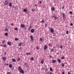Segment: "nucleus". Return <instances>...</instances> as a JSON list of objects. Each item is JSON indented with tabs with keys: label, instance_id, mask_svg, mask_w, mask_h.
Instances as JSON below:
<instances>
[{
	"label": "nucleus",
	"instance_id": "f257e3e1",
	"mask_svg": "<svg viewBox=\"0 0 74 74\" xmlns=\"http://www.w3.org/2000/svg\"><path fill=\"white\" fill-rule=\"evenodd\" d=\"M18 69L20 73H24V71L22 70V68L20 66H19L18 67Z\"/></svg>",
	"mask_w": 74,
	"mask_h": 74
},
{
	"label": "nucleus",
	"instance_id": "f03ea898",
	"mask_svg": "<svg viewBox=\"0 0 74 74\" xmlns=\"http://www.w3.org/2000/svg\"><path fill=\"white\" fill-rule=\"evenodd\" d=\"M8 3H9V2H8V1L6 0L5 2L4 5H8Z\"/></svg>",
	"mask_w": 74,
	"mask_h": 74
},
{
	"label": "nucleus",
	"instance_id": "7ed1b4c3",
	"mask_svg": "<svg viewBox=\"0 0 74 74\" xmlns=\"http://www.w3.org/2000/svg\"><path fill=\"white\" fill-rule=\"evenodd\" d=\"M32 29V26H30L28 29V31H30V30H31V29Z\"/></svg>",
	"mask_w": 74,
	"mask_h": 74
},
{
	"label": "nucleus",
	"instance_id": "20e7f679",
	"mask_svg": "<svg viewBox=\"0 0 74 74\" xmlns=\"http://www.w3.org/2000/svg\"><path fill=\"white\" fill-rule=\"evenodd\" d=\"M2 60H3L4 62H5V60L7 59L6 57H2Z\"/></svg>",
	"mask_w": 74,
	"mask_h": 74
},
{
	"label": "nucleus",
	"instance_id": "39448f33",
	"mask_svg": "<svg viewBox=\"0 0 74 74\" xmlns=\"http://www.w3.org/2000/svg\"><path fill=\"white\" fill-rule=\"evenodd\" d=\"M25 26L24 24H21L20 25V27H21V28H23V27H24Z\"/></svg>",
	"mask_w": 74,
	"mask_h": 74
},
{
	"label": "nucleus",
	"instance_id": "423d86ee",
	"mask_svg": "<svg viewBox=\"0 0 74 74\" xmlns=\"http://www.w3.org/2000/svg\"><path fill=\"white\" fill-rule=\"evenodd\" d=\"M51 11H54L55 10V8H54V7H52L51 9Z\"/></svg>",
	"mask_w": 74,
	"mask_h": 74
},
{
	"label": "nucleus",
	"instance_id": "0eeeda50",
	"mask_svg": "<svg viewBox=\"0 0 74 74\" xmlns=\"http://www.w3.org/2000/svg\"><path fill=\"white\" fill-rule=\"evenodd\" d=\"M35 31V29H32L31 30V32L32 33H34V31Z\"/></svg>",
	"mask_w": 74,
	"mask_h": 74
},
{
	"label": "nucleus",
	"instance_id": "6e6552de",
	"mask_svg": "<svg viewBox=\"0 0 74 74\" xmlns=\"http://www.w3.org/2000/svg\"><path fill=\"white\" fill-rule=\"evenodd\" d=\"M7 44L9 45H11L12 43L11 42H7Z\"/></svg>",
	"mask_w": 74,
	"mask_h": 74
},
{
	"label": "nucleus",
	"instance_id": "1a4fd4ad",
	"mask_svg": "<svg viewBox=\"0 0 74 74\" xmlns=\"http://www.w3.org/2000/svg\"><path fill=\"white\" fill-rule=\"evenodd\" d=\"M31 54V53H30L27 52L26 53V55H30Z\"/></svg>",
	"mask_w": 74,
	"mask_h": 74
},
{
	"label": "nucleus",
	"instance_id": "9d476101",
	"mask_svg": "<svg viewBox=\"0 0 74 74\" xmlns=\"http://www.w3.org/2000/svg\"><path fill=\"white\" fill-rule=\"evenodd\" d=\"M9 7H12V3H11V2H10L9 3Z\"/></svg>",
	"mask_w": 74,
	"mask_h": 74
},
{
	"label": "nucleus",
	"instance_id": "9b49d317",
	"mask_svg": "<svg viewBox=\"0 0 74 74\" xmlns=\"http://www.w3.org/2000/svg\"><path fill=\"white\" fill-rule=\"evenodd\" d=\"M50 32L51 33H53V28H51V29Z\"/></svg>",
	"mask_w": 74,
	"mask_h": 74
},
{
	"label": "nucleus",
	"instance_id": "f8f14e48",
	"mask_svg": "<svg viewBox=\"0 0 74 74\" xmlns=\"http://www.w3.org/2000/svg\"><path fill=\"white\" fill-rule=\"evenodd\" d=\"M52 63H55L56 62V60H53L52 61Z\"/></svg>",
	"mask_w": 74,
	"mask_h": 74
},
{
	"label": "nucleus",
	"instance_id": "ddd939ff",
	"mask_svg": "<svg viewBox=\"0 0 74 74\" xmlns=\"http://www.w3.org/2000/svg\"><path fill=\"white\" fill-rule=\"evenodd\" d=\"M23 11L25 12H27V9H24Z\"/></svg>",
	"mask_w": 74,
	"mask_h": 74
},
{
	"label": "nucleus",
	"instance_id": "4468645a",
	"mask_svg": "<svg viewBox=\"0 0 74 74\" xmlns=\"http://www.w3.org/2000/svg\"><path fill=\"white\" fill-rule=\"evenodd\" d=\"M47 49V46L45 45L44 47V49Z\"/></svg>",
	"mask_w": 74,
	"mask_h": 74
},
{
	"label": "nucleus",
	"instance_id": "2eb2a0df",
	"mask_svg": "<svg viewBox=\"0 0 74 74\" xmlns=\"http://www.w3.org/2000/svg\"><path fill=\"white\" fill-rule=\"evenodd\" d=\"M30 38L31 39V40H33V36H30Z\"/></svg>",
	"mask_w": 74,
	"mask_h": 74
},
{
	"label": "nucleus",
	"instance_id": "dca6fc26",
	"mask_svg": "<svg viewBox=\"0 0 74 74\" xmlns=\"http://www.w3.org/2000/svg\"><path fill=\"white\" fill-rule=\"evenodd\" d=\"M48 45H49V47H52V44H51V43H49L48 44Z\"/></svg>",
	"mask_w": 74,
	"mask_h": 74
},
{
	"label": "nucleus",
	"instance_id": "f3484780",
	"mask_svg": "<svg viewBox=\"0 0 74 74\" xmlns=\"http://www.w3.org/2000/svg\"><path fill=\"white\" fill-rule=\"evenodd\" d=\"M30 60L31 61H33V60H34V58L33 57H31L30 58Z\"/></svg>",
	"mask_w": 74,
	"mask_h": 74
},
{
	"label": "nucleus",
	"instance_id": "a211bd4d",
	"mask_svg": "<svg viewBox=\"0 0 74 74\" xmlns=\"http://www.w3.org/2000/svg\"><path fill=\"white\" fill-rule=\"evenodd\" d=\"M12 61L13 62H16V60H15V59L13 58L12 59Z\"/></svg>",
	"mask_w": 74,
	"mask_h": 74
},
{
	"label": "nucleus",
	"instance_id": "6ab92c4d",
	"mask_svg": "<svg viewBox=\"0 0 74 74\" xmlns=\"http://www.w3.org/2000/svg\"><path fill=\"white\" fill-rule=\"evenodd\" d=\"M4 31L5 32H8V29L7 28H5V29H4Z\"/></svg>",
	"mask_w": 74,
	"mask_h": 74
},
{
	"label": "nucleus",
	"instance_id": "aec40b11",
	"mask_svg": "<svg viewBox=\"0 0 74 74\" xmlns=\"http://www.w3.org/2000/svg\"><path fill=\"white\" fill-rule=\"evenodd\" d=\"M58 63H60V62H61V60L60 59H58Z\"/></svg>",
	"mask_w": 74,
	"mask_h": 74
},
{
	"label": "nucleus",
	"instance_id": "412c9836",
	"mask_svg": "<svg viewBox=\"0 0 74 74\" xmlns=\"http://www.w3.org/2000/svg\"><path fill=\"white\" fill-rule=\"evenodd\" d=\"M53 18H54V19L56 20V19H58V18H57V17H55V16H53Z\"/></svg>",
	"mask_w": 74,
	"mask_h": 74
},
{
	"label": "nucleus",
	"instance_id": "4be33fe9",
	"mask_svg": "<svg viewBox=\"0 0 74 74\" xmlns=\"http://www.w3.org/2000/svg\"><path fill=\"white\" fill-rule=\"evenodd\" d=\"M32 12H34V11H35V10H36V9H34V8H32Z\"/></svg>",
	"mask_w": 74,
	"mask_h": 74
},
{
	"label": "nucleus",
	"instance_id": "5701e85b",
	"mask_svg": "<svg viewBox=\"0 0 74 74\" xmlns=\"http://www.w3.org/2000/svg\"><path fill=\"white\" fill-rule=\"evenodd\" d=\"M4 34L5 36H8V33L7 32L5 33Z\"/></svg>",
	"mask_w": 74,
	"mask_h": 74
},
{
	"label": "nucleus",
	"instance_id": "b1692460",
	"mask_svg": "<svg viewBox=\"0 0 74 74\" xmlns=\"http://www.w3.org/2000/svg\"><path fill=\"white\" fill-rule=\"evenodd\" d=\"M63 16V17L64 18L65 16V14L64 13H62V14Z\"/></svg>",
	"mask_w": 74,
	"mask_h": 74
},
{
	"label": "nucleus",
	"instance_id": "393cba45",
	"mask_svg": "<svg viewBox=\"0 0 74 74\" xmlns=\"http://www.w3.org/2000/svg\"><path fill=\"white\" fill-rule=\"evenodd\" d=\"M53 49H51V52H53Z\"/></svg>",
	"mask_w": 74,
	"mask_h": 74
},
{
	"label": "nucleus",
	"instance_id": "a878e982",
	"mask_svg": "<svg viewBox=\"0 0 74 74\" xmlns=\"http://www.w3.org/2000/svg\"><path fill=\"white\" fill-rule=\"evenodd\" d=\"M12 65L11 64H10L9 65V67H10V68H11V67H12Z\"/></svg>",
	"mask_w": 74,
	"mask_h": 74
},
{
	"label": "nucleus",
	"instance_id": "bb28decb",
	"mask_svg": "<svg viewBox=\"0 0 74 74\" xmlns=\"http://www.w3.org/2000/svg\"><path fill=\"white\" fill-rule=\"evenodd\" d=\"M20 60H21V59H20V58H17L18 61V62H19V61Z\"/></svg>",
	"mask_w": 74,
	"mask_h": 74
},
{
	"label": "nucleus",
	"instance_id": "cd10ccee",
	"mask_svg": "<svg viewBox=\"0 0 74 74\" xmlns=\"http://www.w3.org/2000/svg\"><path fill=\"white\" fill-rule=\"evenodd\" d=\"M44 60H42L41 62V64H43V63H44Z\"/></svg>",
	"mask_w": 74,
	"mask_h": 74
},
{
	"label": "nucleus",
	"instance_id": "c85d7f7f",
	"mask_svg": "<svg viewBox=\"0 0 74 74\" xmlns=\"http://www.w3.org/2000/svg\"><path fill=\"white\" fill-rule=\"evenodd\" d=\"M50 71H53V69H52L51 68H50Z\"/></svg>",
	"mask_w": 74,
	"mask_h": 74
},
{
	"label": "nucleus",
	"instance_id": "c756f323",
	"mask_svg": "<svg viewBox=\"0 0 74 74\" xmlns=\"http://www.w3.org/2000/svg\"><path fill=\"white\" fill-rule=\"evenodd\" d=\"M45 21L44 20H42V21H41V23H44V22Z\"/></svg>",
	"mask_w": 74,
	"mask_h": 74
},
{
	"label": "nucleus",
	"instance_id": "7c9ffc66",
	"mask_svg": "<svg viewBox=\"0 0 74 74\" xmlns=\"http://www.w3.org/2000/svg\"><path fill=\"white\" fill-rule=\"evenodd\" d=\"M62 67H64V64L62 63Z\"/></svg>",
	"mask_w": 74,
	"mask_h": 74
},
{
	"label": "nucleus",
	"instance_id": "2f4dec72",
	"mask_svg": "<svg viewBox=\"0 0 74 74\" xmlns=\"http://www.w3.org/2000/svg\"><path fill=\"white\" fill-rule=\"evenodd\" d=\"M7 74H11V72H8L7 73Z\"/></svg>",
	"mask_w": 74,
	"mask_h": 74
},
{
	"label": "nucleus",
	"instance_id": "473e14b6",
	"mask_svg": "<svg viewBox=\"0 0 74 74\" xmlns=\"http://www.w3.org/2000/svg\"><path fill=\"white\" fill-rule=\"evenodd\" d=\"M36 49H37V50H38L39 49V48H38V47L37 46Z\"/></svg>",
	"mask_w": 74,
	"mask_h": 74
},
{
	"label": "nucleus",
	"instance_id": "72a5a7b5",
	"mask_svg": "<svg viewBox=\"0 0 74 74\" xmlns=\"http://www.w3.org/2000/svg\"><path fill=\"white\" fill-rule=\"evenodd\" d=\"M15 41H17V40H18V38H15Z\"/></svg>",
	"mask_w": 74,
	"mask_h": 74
},
{
	"label": "nucleus",
	"instance_id": "f704fd0d",
	"mask_svg": "<svg viewBox=\"0 0 74 74\" xmlns=\"http://www.w3.org/2000/svg\"><path fill=\"white\" fill-rule=\"evenodd\" d=\"M14 30H18V28L16 27L14 28Z\"/></svg>",
	"mask_w": 74,
	"mask_h": 74
},
{
	"label": "nucleus",
	"instance_id": "c9c22d12",
	"mask_svg": "<svg viewBox=\"0 0 74 74\" xmlns=\"http://www.w3.org/2000/svg\"><path fill=\"white\" fill-rule=\"evenodd\" d=\"M66 33L67 34H69V31H67L66 32Z\"/></svg>",
	"mask_w": 74,
	"mask_h": 74
},
{
	"label": "nucleus",
	"instance_id": "e433bc0d",
	"mask_svg": "<svg viewBox=\"0 0 74 74\" xmlns=\"http://www.w3.org/2000/svg\"><path fill=\"white\" fill-rule=\"evenodd\" d=\"M3 47H7V45H3Z\"/></svg>",
	"mask_w": 74,
	"mask_h": 74
},
{
	"label": "nucleus",
	"instance_id": "4c0bfd02",
	"mask_svg": "<svg viewBox=\"0 0 74 74\" xmlns=\"http://www.w3.org/2000/svg\"><path fill=\"white\" fill-rule=\"evenodd\" d=\"M69 13L70 14H73V12L72 11H70L69 12Z\"/></svg>",
	"mask_w": 74,
	"mask_h": 74
},
{
	"label": "nucleus",
	"instance_id": "58836bf2",
	"mask_svg": "<svg viewBox=\"0 0 74 74\" xmlns=\"http://www.w3.org/2000/svg\"><path fill=\"white\" fill-rule=\"evenodd\" d=\"M2 42L3 44H4L5 43V41L3 40L2 41Z\"/></svg>",
	"mask_w": 74,
	"mask_h": 74
},
{
	"label": "nucleus",
	"instance_id": "ea45409f",
	"mask_svg": "<svg viewBox=\"0 0 74 74\" xmlns=\"http://www.w3.org/2000/svg\"><path fill=\"white\" fill-rule=\"evenodd\" d=\"M60 48L61 49H62V48H63V47L62 46V45H61L60 46Z\"/></svg>",
	"mask_w": 74,
	"mask_h": 74
},
{
	"label": "nucleus",
	"instance_id": "a19ab883",
	"mask_svg": "<svg viewBox=\"0 0 74 74\" xmlns=\"http://www.w3.org/2000/svg\"><path fill=\"white\" fill-rule=\"evenodd\" d=\"M62 59H64V57H62Z\"/></svg>",
	"mask_w": 74,
	"mask_h": 74
},
{
	"label": "nucleus",
	"instance_id": "79ce46f5",
	"mask_svg": "<svg viewBox=\"0 0 74 74\" xmlns=\"http://www.w3.org/2000/svg\"><path fill=\"white\" fill-rule=\"evenodd\" d=\"M70 26H73V24H72V23H71Z\"/></svg>",
	"mask_w": 74,
	"mask_h": 74
},
{
	"label": "nucleus",
	"instance_id": "37998d69",
	"mask_svg": "<svg viewBox=\"0 0 74 74\" xmlns=\"http://www.w3.org/2000/svg\"><path fill=\"white\" fill-rule=\"evenodd\" d=\"M39 3H40V4H41L42 3V2L41 1H40L39 2Z\"/></svg>",
	"mask_w": 74,
	"mask_h": 74
},
{
	"label": "nucleus",
	"instance_id": "c03bdc74",
	"mask_svg": "<svg viewBox=\"0 0 74 74\" xmlns=\"http://www.w3.org/2000/svg\"><path fill=\"white\" fill-rule=\"evenodd\" d=\"M40 41H42V38H40Z\"/></svg>",
	"mask_w": 74,
	"mask_h": 74
},
{
	"label": "nucleus",
	"instance_id": "a18cd8bd",
	"mask_svg": "<svg viewBox=\"0 0 74 74\" xmlns=\"http://www.w3.org/2000/svg\"><path fill=\"white\" fill-rule=\"evenodd\" d=\"M21 43H20L18 44V46H21Z\"/></svg>",
	"mask_w": 74,
	"mask_h": 74
},
{
	"label": "nucleus",
	"instance_id": "49530a36",
	"mask_svg": "<svg viewBox=\"0 0 74 74\" xmlns=\"http://www.w3.org/2000/svg\"><path fill=\"white\" fill-rule=\"evenodd\" d=\"M45 25V27H47V24H46Z\"/></svg>",
	"mask_w": 74,
	"mask_h": 74
},
{
	"label": "nucleus",
	"instance_id": "de8ad7c7",
	"mask_svg": "<svg viewBox=\"0 0 74 74\" xmlns=\"http://www.w3.org/2000/svg\"><path fill=\"white\" fill-rule=\"evenodd\" d=\"M62 74H64V72H63L62 73Z\"/></svg>",
	"mask_w": 74,
	"mask_h": 74
},
{
	"label": "nucleus",
	"instance_id": "09e8293b",
	"mask_svg": "<svg viewBox=\"0 0 74 74\" xmlns=\"http://www.w3.org/2000/svg\"><path fill=\"white\" fill-rule=\"evenodd\" d=\"M27 63H25V65H27Z\"/></svg>",
	"mask_w": 74,
	"mask_h": 74
},
{
	"label": "nucleus",
	"instance_id": "8fccbe9b",
	"mask_svg": "<svg viewBox=\"0 0 74 74\" xmlns=\"http://www.w3.org/2000/svg\"><path fill=\"white\" fill-rule=\"evenodd\" d=\"M11 25H12V26H14V24H12H12H11Z\"/></svg>",
	"mask_w": 74,
	"mask_h": 74
},
{
	"label": "nucleus",
	"instance_id": "3c124183",
	"mask_svg": "<svg viewBox=\"0 0 74 74\" xmlns=\"http://www.w3.org/2000/svg\"><path fill=\"white\" fill-rule=\"evenodd\" d=\"M68 74H70V72H68Z\"/></svg>",
	"mask_w": 74,
	"mask_h": 74
},
{
	"label": "nucleus",
	"instance_id": "603ef678",
	"mask_svg": "<svg viewBox=\"0 0 74 74\" xmlns=\"http://www.w3.org/2000/svg\"><path fill=\"white\" fill-rule=\"evenodd\" d=\"M6 66H8V64H6Z\"/></svg>",
	"mask_w": 74,
	"mask_h": 74
},
{
	"label": "nucleus",
	"instance_id": "864d4df0",
	"mask_svg": "<svg viewBox=\"0 0 74 74\" xmlns=\"http://www.w3.org/2000/svg\"><path fill=\"white\" fill-rule=\"evenodd\" d=\"M37 5H35V7H37Z\"/></svg>",
	"mask_w": 74,
	"mask_h": 74
},
{
	"label": "nucleus",
	"instance_id": "5fc2aeb1",
	"mask_svg": "<svg viewBox=\"0 0 74 74\" xmlns=\"http://www.w3.org/2000/svg\"><path fill=\"white\" fill-rule=\"evenodd\" d=\"M62 9H64V6H63L62 8Z\"/></svg>",
	"mask_w": 74,
	"mask_h": 74
},
{
	"label": "nucleus",
	"instance_id": "6e6d98bb",
	"mask_svg": "<svg viewBox=\"0 0 74 74\" xmlns=\"http://www.w3.org/2000/svg\"><path fill=\"white\" fill-rule=\"evenodd\" d=\"M50 57L51 58H52V56H50Z\"/></svg>",
	"mask_w": 74,
	"mask_h": 74
},
{
	"label": "nucleus",
	"instance_id": "4d7b16f0",
	"mask_svg": "<svg viewBox=\"0 0 74 74\" xmlns=\"http://www.w3.org/2000/svg\"><path fill=\"white\" fill-rule=\"evenodd\" d=\"M49 74H52V73L50 72V73H49Z\"/></svg>",
	"mask_w": 74,
	"mask_h": 74
},
{
	"label": "nucleus",
	"instance_id": "13d9d810",
	"mask_svg": "<svg viewBox=\"0 0 74 74\" xmlns=\"http://www.w3.org/2000/svg\"><path fill=\"white\" fill-rule=\"evenodd\" d=\"M4 54H5V55H6V53H4Z\"/></svg>",
	"mask_w": 74,
	"mask_h": 74
},
{
	"label": "nucleus",
	"instance_id": "bf43d9fd",
	"mask_svg": "<svg viewBox=\"0 0 74 74\" xmlns=\"http://www.w3.org/2000/svg\"><path fill=\"white\" fill-rule=\"evenodd\" d=\"M58 74H60V73H58Z\"/></svg>",
	"mask_w": 74,
	"mask_h": 74
},
{
	"label": "nucleus",
	"instance_id": "052dcab7",
	"mask_svg": "<svg viewBox=\"0 0 74 74\" xmlns=\"http://www.w3.org/2000/svg\"><path fill=\"white\" fill-rule=\"evenodd\" d=\"M2 47H3V46H2Z\"/></svg>",
	"mask_w": 74,
	"mask_h": 74
}]
</instances>
